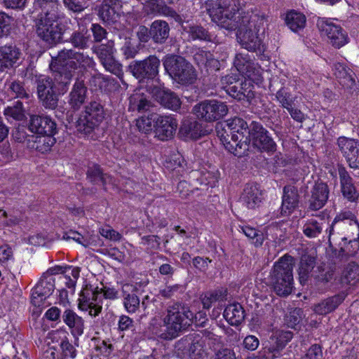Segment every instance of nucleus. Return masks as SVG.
I'll list each match as a JSON object with an SVG mask.
<instances>
[{
	"mask_svg": "<svg viewBox=\"0 0 359 359\" xmlns=\"http://www.w3.org/2000/svg\"><path fill=\"white\" fill-rule=\"evenodd\" d=\"M236 6L232 4L221 14L213 13L212 20L217 25L227 30H237V40L242 48L250 52H261L262 40L258 33L264 31L267 20L263 13L254 11H244L241 8L240 0Z\"/></svg>",
	"mask_w": 359,
	"mask_h": 359,
	"instance_id": "obj_1",
	"label": "nucleus"
},
{
	"mask_svg": "<svg viewBox=\"0 0 359 359\" xmlns=\"http://www.w3.org/2000/svg\"><path fill=\"white\" fill-rule=\"evenodd\" d=\"M251 121L248 123L241 117L235 116L225 121L224 133L220 140L230 153L238 157L248 155Z\"/></svg>",
	"mask_w": 359,
	"mask_h": 359,
	"instance_id": "obj_2",
	"label": "nucleus"
},
{
	"mask_svg": "<svg viewBox=\"0 0 359 359\" xmlns=\"http://www.w3.org/2000/svg\"><path fill=\"white\" fill-rule=\"evenodd\" d=\"M163 322L165 330L158 337L164 340H172L191 325L194 322V313L184 304L175 302L167 307Z\"/></svg>",
	"mask_w": 359,
	"mask_h": 359,
	"instance_id": "obj_3",
	"label": "nucleus"
},
{
	"mask_svg": "<svg viewBox=\"0 0 359 359\" xmlns=\"http://www.w3.org/2000/svg\"><path fill=\"white\" fill-rule=\"evenodd\" d=\"M294 259L285 255L273 264L270 272L269 281L276 294L280 297H287L293 289Z\"/></svg>",
	"mask_w": 359,
	"mask_h": 359,
	"instance_id": "obj_4",
	"label": "nucleus"
},
{
	"mask_svg": "<svg viewBox=\"0 0 359 359\" xmlns=\"http://www.w3.org/2000/svg\"><path fill=\"white\" fill-rule=\"evenodd\" d=\"M57 12L52 8L41 13L36 22L37 36L48 48H53L63 40L64 29L58 22Z\"/></svg>",
	"mask_w": 359,
	"mask_h": 359,
	"instance_id": "obj_5",
	"label": "nucleus"
},
{
	"mask_svg": "<svg viewBox=\"0 0 359 359\" xmlns=\"http://www.w3.org/2000/svg\"><path fill=\"white\" fill-rule=\"evenodd\" d=\"M165 72L181 85L194 83L197 73L194 66L184 57L177 55H167L163 60Z\"/></svg>",
	"mask_w": 359,
	"mask_h": 359,
	"instance_id": "obj_6",
	"label": "nucleus"
},
{
	"mask_svg": "<svg viewBox=\"0 0 359 359\" xmlns=\"http://www.w3.org/2000/svg\"><path fill=\"white\" fill-rule=\"evenodd\" d=\"M94 65L93 58L89 55L74 49L63 48L52 57L49 67L74 72L79 68H90Z\"/></svg>",
	"mask_w": 359,
	"mask_h": 359,
	"instance_id": "obj_7",
	"label": "nucleus"
},
{
	"mask_svg": "<svg viewBox=\"0 0 359 359\" xmlns=\"http://www.w3.org/2000/svg\"><path fill=\"white\" fill-rule=\"evenodd\" d=\"M105 117L103 105L99 101H90L81 112L74 126L81 134L89 135L99 127Z\"/></svg>",
	"mask_w": 359,
	"mask_h": 359,
	"instance_id": "obj_8",
	"label": "nucleus"
},
{
	"mask_svg": "<svg viewBox=\"0 0 359 359\" xmlns=\"http://www.w3.org/2000/svg\"><path fill=\"white\" fill-rule=\"evenodd\" d=\"M290 331L277 330L272 334L264 346L257 353L255 359H276L282 355V351L292 339Z\"/></svg>",
	"mask_w": 359,
	"mask_h": 359,
	"instance_id": "obj_9",
	"label": "nucleus"
},
{
	"mask_svg": "<svg viewBox=\"0 0 359 359\" xmlns=\"http://www.w3.org/2000/svg\"><path fill=\"white\" fill-rule=\"evenodd\" d=\"M161 61L155 55H150L144 60H133L128 66V72L140 81L154 80L158 76Z\"/></svg>",
	"mask_w": 359,
	"mask_h": 359,
	"instance_id": "obj_10",
	"label": "nucleus"
},
{
	"mask_svg": "<svg viewBox=\"0 0 359 359\" xmlns=\"http://www.w3.org/2000/svg\"><path fill=\"white\" fill-rule=\"evenodd\" d=\"M228 111L227 105L217 100H203L193 108V112L198 119L209 123L222 118Z\"/></svg>",
	"mask_w": 359,
	"mask_h": 359,
	"instance_id": "obj_11",
	"label": "nucleus"
},
{
	"mask_svg": "<svg viewBox=\"0 0 359 359\" xmlns=\"http://www.w3.org/2000/svg\"><path fill=\"white\" fill-rule=\"evenodd\" d=\"M250 128L249 144L252 142L253 147L261 151L273 153L276 150L275 141L260 122L251 121Z\"/></svg>",
	"mask_w": 359,
	"mask_h": 359,
	"instance_id": "obj_12",
	"label": "nucleus"
},
{
	"mask_svg": "<svg viewBox=\"0 0 359 359\" xmlns=\"http://www.w3.org/2000/svg\"><path fill=\"white\" fill-rule=\"evenodd\" d=\"M326 231L328 233L329 240H330L331 236L334 235V233L342 236L344 234L358 232L359 224L355 215L350 210H346L340 212L336 216Z\"/></svg>",
	"mask_w": 359,
	"mask_h": 359,
	"instance_id": "obj_13",
	"label": "nucleus"
},
{
	"mask_svg": "<svg viewBox=\"0 0 359 359\" xmlns=\"http://www.w3.org/2000/svg\"><path fill=\"white\" fill-rule=\"evenodd\" d=\"M317 27L322 34L326 35L335 48H341L347 43V34L342 28L325 18H318Z\"/></svg>",
	"mask_w": 359,
	"mask_h": 359,
	"instance_id": "obj_14",
	"label": "nucleus"
},
{
	"mask_svg": "<svg viewBox=\"0 0 359 359\" xmlns=\"http://www.w3.org/2000/svg\"><path fill=\"white\" fill-rule=\"evenodd\" d=\"M337 145L348 166L359 170V141L341 136L337 139Z\"/></svg>",
	"mask_w": 359,
	"mask_h": 359,
	"instance_id": "obj_15",
	"label": "nucleus"
},
{
	"mask_svg": "<svg viewBox=\"0 0 359 359\" xmlns=\"http://www.w3.org/2000/svg\"><path fill=\"white\" fill-rule=\"evenodd\" d=\"M156 124L154 125L155 137L165 141L173 137L177 128V120L171 116L154 115Z\"/></svg>",
	"mask_w": 359,
	"mask_h": 359,
	"instance_id": "obj_16",
	"label": "nucleus"
},
{
	"mask_svg": "<svg viewBox=\"0 0 359 359\" xmlns=\"http://www.w3.org/2000/svg\"><path fill=\"white\" fill-rule=\"evenodd\" d=\"M101 292L96 289L87 286L84 288L79 298V308L82 311H88L90 316H97L102 311V307L98 304L97 299Z\"/></svg>",
	"mask_w": 359,
	"mask_h": 359,
	"instance_id": "obj_17",
	"label": "nucleus"
},
{
	"mask_svg": "<svg viewBox=\"0 0 359 359\" xmlns=\"http://www.w3.org/2000/svg\"><path fill=\"white\" fill-rule=\"evenodd\" d=\"M55 288L54 279L43 274L36 286L32 290L31 302L34 306L39 307Z\"/></svg>",
	"mask_w": 359,
	"mask_h": 359,
	"instance_id": "obj_18",
	"label": "nucleus"
},
{
	"mask_svg": "<svg viewBox=\"0 0 359 359\" xmlns=\"http://www.w3.org/2000/svg\"><path fill=\"white\" fill-rule=\"evenodd\" d=\"M30 132L39 135H55L57 133V124L49 116L44 115H32L28 123Z\"/></svg>",
	"mask_w": 359,
	"mask_h": 359,
	"instance_id": "obj_19",
	"label": "nucleus"
},
{
	"mask_svg": "<svg viewBox=\"0 0 359 359\" xmlns=\"http://www.w3.org/2000/svg\"><path fill=\"white\" fill-rule=\"evenodd\" d=\"M88 97V88L82 77H77L69 93L67 103L71 109L79 111L86 103Z\"/></svg>",
	"mask_w": 359,
	"mask_h": 359,
	"instance_id": "obj_20",
	"label": "nucleus"
},
{
	"mask_svg": "<svg viewBox=\"0 0 359 359\" xmlns=\"http://www.w3.org/2000/svg\"><path fill=\"white\" fill-rule=\"evenodd\" d=\"M120 8L119 0H103L96 8L97 14L104 25H113L120 18Z\"/></svg>",
	"mask_w": 359,
	"mask_h": 359,
	"instance_id": "obj_21",
	"label": "nucleus"
},
{
	"mask_svg": "<svg viewBox=\"0 0 359 359\" xmlns=\"http://www.w3.org/2000/svg\"><path fill=\"white\" fill-rule=\"evenodd\" d=\"M330 194V189L326 183L316 182L310 191L308 199V209L316 211L321 209L326 204Z\"/></svg>",
	"mask_w": 359,
	"mask_h": 359,
	"instance_id": "obj_22",
	"label": "nucleus"
},
{
	"mask_svg": "<svg viewBox=\"0 0 359 359\" xmlns=\"http://www.w3.org/2000/svg\"><path fill=\"white\" fill-rule=\"evenodd\" d=\"M151 93L155 97L158 102L165 108L172 111H177L181 107V100L178 95L169 89L154 86Z\"/></svg>",
	"mask_w": 359,
	"mask_h": 359,
	"instance_id": "obj_23",
	"label": "nucleus"
},
{
	"mask_svg": "<svg viewBox=\"0 0 359 359\" xmlns=\"http://www.w3.org/2000/svg\"><path fill=\"white\" fill-rule=\"evenodd\" d=\"M255 86L250 80H244L234 84L227 90V93L238 101L250 103L255 97Z\"/></svg>",
	"mask_w": 359,
	"mask_h": 359,
	"instance_id": "obj_24",
	"label": "nucleus"
},
{
	"mask_svg": "<svg viewBox=\"0 0 359 359\" xmlns=\"http://www.w3.org/2000/svg\"><path fill=\"white\" fill-rule=\"evenodd\" d=\"M338 172L343 196L349 201H355L358 198L359 194L353 184L352 177L345 167L341 165L338 166Z\"/></svg>",
	"mask_w": 359,
	"mask_h": 359,
	"instance_id": "obj_25",
	"label": "nucleus"
},
{
	"mask_svg": "<svg viewBox=\"0 0 359 359\" xmlns=\"http://www.w3.org/2000/svg\"><path fill=\"white\" fill-rule=\"evenodd\" d=\"M140 290L137 285L126 284L122 287L123 306L130 313H135L140 306Z\"/></svg>",
	"mask_w": 359,
	"mask_h": 359,
	"instance_id": "obj_26",
	"label": "nucleus"
},
{
	"mask_svg": "<svg viewBox=\"0 0 359 359\" xmlns=\"http://www.w3.org/2000/svg\"><path fill=\"white\" fill-rule=\"evenodd\" d=\"M299 203V195L297 188L292 185H286L283 188V196L281 213L289 215L297 207Z\"/></svg>",
	"mask_w": 359,
	"mask_h": 359,
	"instance_id": "obj_27",
	"label": "nucleus"
},
{
	"mask_svg": "<svg viewBox=\"0 0 359 359\" xmlns=\"http://www.w3.org/2000/svg\"><path fill=\"white\" fill-rule=\"evenodd\" d=\"M21 53L15 46L7 44L0 46V71L9 69L20 59Z\"/></svg>",
	"mask_w": 359,
	"mask_h": 359,
	"instance_id": "obj_28",
	"label": "nucleus"
},
{
	"mask_svg": "<svg viewBox=\"0 0 359 359\" xmlns=\"http://www.w3.org/2000/svg\"><path fill=\"white\" fill-rule=\"evenodd\" d=\"M53 76V83L55 86V90L58 94H65L67 92L72 83L74 73L69 70L57 69L53 67H49Z\"/></svg>",
	"mask_w": 359,
	"mask_h": 359,
	"instance_id": "obj_29",
	"label": "nucleus"
},
{
	"mask_svg": "<svg viewBox=\"0 0 359 359\" xmlns=\"http://www.w3.org/2000/svg\"><path fill=\"white\" fill-rule=\"evenodd\" d=\"M63 322L70 329L71 333L78 340V337L83 333L84 320L78 316L74 311L70 309H66L62 316Z\"/></svg>",
	"mask_w": 359,
	"mask_h": 359,
	"instance_id": "obj_30",
	"label": "nucleus"
},
{
	"mask_svg": "<svg viewBox=\"0 0 359 359\" xmlns=\"http://www.w3.org/2000/svg\"><path fill=\"white\" fill-rule=\"evenodd\" d=\"M203 135L202 124L197 121L184 120L179 130L180 137L184 140H197Z\"/></svg>",
	"mask_w": 359,
	"mask_h": 359,
	"instance_id": "obj_31",
	"label": "nucleus"
},
{
	"mask_svg": "<svg viewBox=\"0 0 359 359\" xmlns=\"http://www.w3.org/2000/svg\"><path fill=\"white\" fill-rule=\"evenodd\" d=\"M153 106L151 100L144 93H135L129 97V111L144 113L150 111Z\"/></svg>",
	"mask_w": 359,
	"mask_h": 359,
	"instance_id": "obj_32",
	"label": "nucleus"
},
{
	"mask_svg": "<svg viewBox=\"0 0 359 359\" xmlns=\"http://www.w3.org/2000/svg\"><path fill=\"white\" fill-rule=\"evenodd\" d=\"M151 39L155 43L163 44L168 39L170 34V26L165 20H156L151 25Z\"/></svg>",
	"mask_w": 359,
	"mask_h": 359,
	"instance_id": "obj_33",
	"label": "nucleus"
},
{
	"mask_svg": "<svg viewBox=\"0 0 359 359\" xmlns=\"http://www.w3.org/2000/svg\"><path fill=\"white\" fill-rule=\"evenodd\" d=\"M120 51L127 60L135 58L140 51V44L137 41L127 36H121L118 42Z\"/></svg>",
	"mask_w": 359,
	"mask_h": 359,
	"instance_id": "obj_34",
	"label": "nucleus"
},
{
	"mask_svg": "<svg viewBox=\"0 0 359 359\" xmlns=\"http://www.w3.org/2000/svg\"><path fill=\"white\" fill-rule=\"evenodd\" d=\"M329 243V249L330 250V257L334 259V263L336 262H342L348 260L349 257H354L358 251L359 250V241H353L351 243V247H353V250H350L348 249H343L341 247L339 250L334 248L332 244L331 239H328Z\"/></svg>",
	"mask_w": 359,
	"mask_h": 359,
	"instance_id": "obj_35",
	"label": "nucleus"
},
{
	"mask_svg": "<svg viewBox=\"0 0 359 359\" xmlns=\"http://www.w3.org/2000/svg\"><path fill=\"white\" fill-rule=\"evenodd\" d=\"M261 193L256 185L247 184L241 195V201L250 209L255 208L261 202Z\"/></svg>",
	"mask_w": 359,
	"mask_h": 359,
	"instance_id": "obj_36",
	"label": "nucleus"
},
{
	"mask_svg": "<svg viewBox=\"0 0 359 359\" xmlns=\"http://www.w3.org/2000/svg\"><path fill=\"white\" fill-rule=\"evenodd\" d=\"M67 41L72 44L74 50H84L89 47L91 37L87 29H82L73 32Z\"/></svg>",
	"mask_w": 359,
	"mask_h": 359,
	"instance_id": "obj_37",
	"label": "nucleus"
},
{
	"mask_svg": "<svg viewBox=\"0 0 359 359\" xmlns=\"http://www.w3.org/2000/svg\"><path fill=\"white\" fill-rule=\"evenodd\" d=\"M315 266L316 258L313 256L304 255L302 257L299 267V279L302 285L309 280Z\"/></svg>",
	"mask_w": 359,
	"mask_h": 359,
	"instance_id": "obj_38",
	"label": "nucleus"
},
{
	"mask_svg": "<svg viewBox=\"0 0 359 359\" xmlns=\"http://www.w3.org/2000/svg\"><path fill=\"white\" fill-rule=\"evenodd\" d=\"M344 293L338 294L324 299L315 306V311L320 315L333 311L345 299Z\"/></svg>",
	"mask_w": 359,
	"mask_h": 359,
	"instance_id": "obj_39",
	"label": "nucleus"
},
{
	"mask_svg": "<svg viewBox=\"0 0 359 359\" xmlns=\"http://www.w3.org/2000/svg\"><path fill=\"white\" fill-rule=\"evenodd\" d=\"M224 317L232 325H240L245 318V311L240 304L227 306L224 311Z\"/></svg>",
	"mask_w": 359,
	"mask_h": 359,
	"instance_id": "obj_40",
	"label": "nucleus"
},
{
	"mask_svg": "<svg viewBox=\"0 0 359 359\" xmlns=\"http://www.w3.org/2000/svg\"><path fill=\"white\" fill-rule=\"evenodd\" d=\"M233 65L241 74L248 78L252 76L255 70L254 63L250 60L248 55L243 53L236 55Z\"/></svg>",
	"mask_w": 359,
	"mask_h": 359,
	"instance_id": "obj_41",
	"label": "nucleus"
},
{
	"mask_svg": "<svg viewBox=\"0 0 359 359\" xmlns=\"http://www.w3.org/2000/svg\"><path fill=\"white\" fill-rule=\"evenodd\" d=\"M334 75L339 83L344 88H352L355 84L354 74L343 65L338 64L336 65Z\"/></svg>",
	"mask_w": 359,
	"mask_h": 359,
	"instance_id": "obj_42",
	"label": "nucleus"
},
{
	"mask_svg": "<svg viewBox=\"0 0 359 359\" xmlns=\"http://www.w3.org/2000/svg\"><path fill=\"white\" fill-rule=\"evenodd\" d=\"M358 280L359 265L355 262H351L342 271L341 283L343 285H354Z\"/></svg>",
	"mask_w": 359,
	"mask_h": 359,
	"instance_id": "obj_43",
	"label": "nucleus"
},
{
	"mask_svg": "<svg viewBox=\"0 0 359 359\" xmlns=\"http://www.w3.org/2000/svg\"><path fill=\"white\" fill-rule=\"evenodd\" d=\"M285 22L292 31L297 32L305 27L306 17L303 13L292 10L286 13Z\"/></svg>",
	"mask_w": 359,
	"mask_h": 359,
	"instance_id": "obj_44",
	"label": "nucleus"
},
{
	"mask_svg": "<svg viewBox=\"0 0 359 359\" xmlns=\"http://www.w3.org/2000/svg\"><path fill=\"white\" fill-rule=\"evenodd\" d=\"M87 179L93 184H102L105 189L109 175L104 173L101 167L97 164L89 165L86 172Z\"/></svg>",
	"mask_w": 359,
	"mask_h": 359,
	"instance_id": "obj_45",
	"label": "nucleus"
},
{
	"mask_svg": "<svg viewBox=\"0 0 359 359\" xmlns=\"http://www.w3.org/2000/svg\"><path fill=\"white\" fill-rule=\"evenodd\" d=\"M236 0H207L205 2V9L212 20L215 18L212 15L213 13L221 14V13L229 8V6H232L233 3L234 6H236Z\"/></svg>",
	"mask_w": 359,
	"mask_h": 359,
	"instance_id": "obj_46",
	"label": "nucleus"
},
{
	"mask_svg": "<svg viewBox=\"0 0 359 359\" xmlns=\"http://www.w3.org/2000/svg\"><path fill=\"white\" fill-rule=\"evenodd\" d=\"M276 97L280 106L285 109H290V107L295 105L294 102L297 98V95L292 94L286 87L279 89L276 93Z\"/></svg>",
	"mask_w": 359,
	"mask_h": 359,
	"instance_id": "obj_47",
	"label": "nucleus"
},
{
	"mask_svg": "<svg viewBox=\"0 0 359 359\" xmlns=\"http://www.w3.org/2000/svg\"><path fill=\"white\" fill-rule=\"evenodd\" d=\"M323 229V222H319L315 219H310L304 224L302 231L306 237L315 238H318L322 233Z\"/></svg>",
	"mask_w": 359,
	"mask_h": 359,
	"instance_id": "obj_48",
	"label": "nucleus"
},
{
	"mask_svg": "<svg viewBox=\"0 0 359 359\" xmlns=\"http://www.w3.org/2000/svg\"><path fill=\"white\" fill-rule=\"evenodd\" d=\"M227 290L218 289L207 292L202 298V304L204 309H208L216 302H221L226 299Z\"/></svg>",
	"mask_w": 359,
	"mask_h": 359,
	"instance_id": "obj_49",
	"label": "nucleus"
},
{
	"mask_svg": "<svg viewBox=\"0 0 359 359\" xmlns=\"http://www.w3.org/2000/svg\"><path fill=\"white\" fill-rule=\"evenodd\" d=\"M7 118H12L16 121H22L25 118V109L23 103L20 101H14L11 105L5 108L4 111Z\"/></svg>",
	"mask_w": 359,
	"mask_h": 359,
	"instance_id": "obj_50",
	"label": "nucleus"
},
{
	"mask_svg": "<svg viewBox=\"0 0 359 359\" xmlns=\"http://www.w3.org/2000/svg\"><path fill=\"white\" fill-rule=\"evenodd\" d=\"M35 83L36 85L38 97L55 91V86L53 79L49 76H39L36 78Z\"/></svg>",
	"mask_w": 359,
	"mask_h": 359,
	"instance_id": "obj_51",
	"label": "nucleus"
},
{
	"mask_svg": "<svg viewBox=\"0 0 359 359\" xmlns=\"http://www.w3.org/2000/svg\"><path fill=\"white\" fill-rule=\"evenodd\" d=\"M145 11L147 14H168L170 11V7L163 2L158 3L156 0H148L144 5Z\"/></svg>",
	"mask_w": 359,
	"mask_h": 359,
	"instance_id": "obj_52",
	"label": "nucleus"
},
{
	"mask_svg": "<svg viewBox=\"0 0 359 359\" xmlns=\"http://www.w3.org/2000/svg\"><path fill=\"white\" fill-rule=\"evenodd\" d=\"M192 39H199L207 41H212V35L209 32L199 25L191 26L187 31Z\"/></svg>",
	"mask_w": 359,
	"mask_h": 359,
	"instance_id": "obj_53",
	"label": "nucleus"
},
{
	"mask_svg": "<svg viewBox=\"0 0 359 359\" xmlns=\"http://www.w3.org/2000/svg\"><path fill=\"white\" fill-rule=\"evenodd\" d=\"M114 51V42L112 40H109L106 43L98 46L95 50L100 62L113 57Z\"/></svg>",
	"mask_w": 359,
	"mask_h": 359,
	"instance_id": "obj_54",
	"label": "nucleus"
},
{
	"mask_svg": "<svg viewBox=\"0 0 359 359\" xmlns=\"http://www.w3.org/2000/svg\"><path fill=\"white\" fill-rule=\"evenodd\" d=\"M154 115H158V114L151 113L147 116H142L137 120L136 125L140 131L147 134L154 129V125L156 124V120L154 118Z\"/></svg>",
	"mask_w": 359,
	"mask_h": 359,
	"instance_id": "obj_55",
	"label": "nucleus"
},
{
	"mask_svg": "<svg viewBox=\"0 0 359 359\" xmlns=\"http://www.w3.org/2000/svg\"><path fill=\"white\" fill-rule=\"evenodd\" d=\"M54 135H42V136L37 137L35 143H36V149L42 152L47 151L55 143V139L53 137Z\"/></svg>",
	"mask_w": 359,
	"mask_h": 359,
	"instance_id": "obj_56",
	"label": "nucleus"
},
{
	"mask_svg": "<svg viewBox=\"0 0 359 359\" xmlns=\"http://www.w3.org/2000/svg\"><path fill=\"white\" fill-rule=\"evenodd\" d=\"M100 62L107 71L117 76L122 75V65L114 58V56L109 59H105Z\"/></svg>",
	"mask_w": 359,
	"mask_h": 359,
	"instance_id": "obj_57",
	"label": "nucleus"
},
{
	"mask_svg": "<svg viewBox=\"0 0 359 359\" xmlns=\"http://www.w3.org/2000/svg\"><path fill=\"white\" fill-rule=\"evenodd\" d=\"M13 18L4 12H0V38L8 36L11 30Z\"/></svg>",
	"mask_w": 359,
	"mask_h": 359,
	"instance_id": "obj_58",
	"label": "nucleus"
},
{
	"mask_svg": "<svg viewBox=\"0 0 359 359\" xmlns=\"http://www.w3.org/2000/svg\"><path fill=\"white\" fill-rule=\"evenodd\" d=\"M42 105L48 109H55L58 105V97L55 91L38 97Z\"/></svg>",
	"mask_w": 359,
	"mask_h": 359,
	"instance_id": "obj_59",
	"label": "nucleus"
},
{
	"mask_svg": "<svg viewBox=\"0 0 359 359\" xmlns=\"http://www.w3.org/2000/svg\"><path fill=\"white\" fill-rule=\"evenodd\" d=\"M302 310L301 309H294L285 316V322L287 327L295 328L302 320Z\"/></svg>",
	"mask_w": 359,
	"mask_h": 359,
	"instance_id": "obj_60",
	"label": "nucleus"
},
{
	"mask_svg": "<svg viewBox=\"0 0 359 359\" xmlns=\"http://www.w3.org/2000/svg\"><path fill=\"white\" fill-rule=\"evenodd\" d=\"M242 231L245 233V235L250 238L252 241V243L256 246L261 245L264 241V237L262 233H259V231L255 228L244 226L242 227Z\"/></svg>",
	"mask_w": 359,
	"mask_h": 359,
	"instance_id": "obj_61",
	"label": "nucleus"
},
{
	"mask_svg": "<svg viewBox=\"0 0 359 359\" xmlns=\"http://www.w3.org/2000/svg\"><path fill=\"white\" fill-rule=\"evenodd\" d=\"M9 90L15 95V97L21 99H29L30 95L25 88L23 83L14 81L9 85Z\"/></svg>",
	"mask_w": 359,
	"mask_h": 359,
	"instance_id": "obj_62",
	"label": "nucleus"
},
{
	"mask_svg": "<svg viewBox=\"0 0 359 359\" xmlns=\"http://www.w3.org/2000/svg\"><path fill=\"white\" fill-rule=\"evenodd\" d=\"M60 347L62 351V355L65 358H74L76 356V348L68 341L67 338L62 339L60 342Z\"/></svg>",
	"mask_w": 359,
	"mask_h": 359,
	"instance_id": "obj_63",
	"label": "nucleus"
},
{
	"mask_svg": "<svg viewBox=\"0 0 359 359\" xmlns=\"http://www.w3.org/2000/svg\"><path fill=\"white\" fill-rule=\"evenodd\" d=\"M93 41L95 43H100L103 39H107L108 32L105 28L98 23H93L90 26Z\"/></svg>",
	"mask_w": 359,
	"mask_h": 359,
	"instance_id": "obj_64",
	"label": "nucleus"
}]
</instances>
